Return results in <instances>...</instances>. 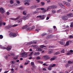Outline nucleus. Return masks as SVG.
Masks as SVG:
<instances>
[{
    "label": "nucleus",
    "instance_id": "obj_1",
    "mask_svg": "<svg viewBox=\"0 0 73 73\" xmlns=\"http://www.w3.org/2000/svg\"><path fill=\"white\" fill-rule=\"evenodd\" d=\"M73 17V15L72 14H68L67 15V16H64L62 17V19L65 21L68 20V18L72 17Z\"/></svg>",
    "mask_w": 73,
    "mask_h": 73
},
{
    "label": "nucleus",
    "instance_id": "obj_2",
    "mask_svg": "<svg viewBox=\"0 0 73 73\" xmlns=\"http://www.w3.org/2000/svg\"><path fill=\"white\" fill-rule=\"evenodd\" d=\"M11 48L12 46H8L7 48L5 47H1L0 48H1V49H7V50H9L11 49Z\"/></svg>",
    "mask_w": 73,
    "mask_h": 73
},
{
    "label": "nucleus",
    "instance_id": "obj_3",
    "mask_svg": "<svg viewBox=\"0 0 73 73\" xmlns=\"http://www.w3.org/2000/svg\"><path fill=\"white\" fill-rule=\"evenodd\" d=\"M9 36L10 37H15L17 36V35L15 33L13 32L10 33L9 35Z\"/></svg>",
    "mask_w": 73,
    "mask_h": 73
},
{
    "label": "nucleus",
    "instance_id": "obj_4",
    "mask_svg": "<svg viewBox=\"0 0 73 73\" xmlns=\"http://www.w3.org/2000/svg\"><path fill=\"white\" fill-rule=\"evenodd\" d=\"M21 56L22 57H24L26 58L28 55V53L26 52H23L21 54Z\"/></svg>",
    "mask_w": 73,
    "mask_h": 73
},
{
    "label": "nucleus",
    "instance_id": "obj_5",
    "mask_svg": "<svg viewBox=\"0 0 73 73\" xmlns=\"http://www.w3.org/2000/svg\"><path fill=\"white\" fill-rule=\"evenodd\" d=\"M18 25H14L13 26H12L11 25H9L7 26L6 27V28L7 29H9V28H12V27H16Z\"/></svg>",
    "mask_w": 73,
    "mask_h": 73
},
{
    "label": "nucleus",
    "instance_id": "obj_6",
    "mask_svg": "<svg viewBox=\"0 0 73 73\" xmlns=\"http://www.w3.org/2000/svg\"><path fill=\"white\" fill-rule=\"evenodd\" d=\"M44 15H39L38 16L36 17L37 18H40V19H42V20H44Z\"/></svg>",
    "mask_w": 73,
    "mask_h": 73
},
{
    "label": "nucleus",
    "instance_id": "obj_7",
    "mask_svg": "<svg viewBox=\"0 0 73 73\" xmlns=\"http://www.w3.org/2000/svg\"><path fill=\"white\" fill-rule=\"evenodd\" d=\"M59 5L62 8H63V9H65V8H66L65 6L64 5H63L62 3H59Z\"/></svg>",
    "mask_w": 73,
    "mask_h": 73
},
{
    "label": "nucleus",
    "instance_id": "obj_8",
    "mask_svg": "<svg viewBox=\"0 0 73 73\" xmlns=\"http://www.w3.org/2000/svg\"><path fill=\"white\" fill-rule=\"evenodd\" d=\"M0 12L1 13H4L5 12V11H4V9L2 7H1L0 8Z\"/></svg>",
    "mask_w": 73,
    "mask_h": 73
},
{
    "label": "nucleus",
    "instance_id": "obj_9",
    "mask_svg": "<svg viewBox=\"0 0 73 73\" xmlns=\"http://www.w3.org/2000/svg\"><path fill=\"white\" fill-rule=\"evenodd\" d=\"M21 17V16H18V17H17V18L15 19L14 18H11L12 20H18V19H19V18H20Z\"/></svg>",
    "mask_w": 73,
    "mask_h": 73
},
{
    "label": "nucleus",
    "instance_id": "obj_10",
    "mask_svg": "<svg viewBox=\"0 0 73 73\" xmlns=\"http://www.w3.org/2000/svg\"><path fill=\"white\" fill-rule=\"evenodd\" d=\"M50 7L51 9H55V8H57V6L55 5H53V6H50Z\"/></svg>",
    "mask_w": 73,
    "mask_h": 73
},
{
    "label": "nucleus",
    "instance_id": "obj_11",
    "mask_svg": "<svg viewBox=\"0 0 73 73\" xmlns=\"http://www.w3.org/2000/svg\"><path fill=\"white\" fill-rule=\"evenodd\" d=\"M44 58L46 60H49V59L50 58V57L48 56H44Z\"/></svg>",
    "mask_w": 73,
    "mask_h": 73
},
{
    "label": "nucleus",
    "instance_id": "obj_12",
    "mask_svg": "<svg viewBox=\"0 0 73 73\" xmlns=\"http://www.w3.org/2000/svg\"><path fill=\"white\" fill-rule=\"evenodd\" d=\"M34 56H38V55H40V52H34L33 53Z\"/></svg>",
    "mask_w": 73,
    "mask_h": 73
},
{
    "label": "nucleus",
    "instance_id": "obj_13",
    "mask_svg": "<svg viewBox=\"0 0 73 73\" xmlns=\"http://www.w3.org/2000/svg\"><path fill=\"white\" fill-rule=\"evenodd\" d=\"M53 52V49H50L49 50L48 53V54H51Z\"/></svg>",
    "mask_w": 73,
    "mask_h": 73
},
{
    "label": "nucleus",
    "instance_id": "obj_14",
    "mask_svg": "<svg viewBox=\"0 0 73 73\" xmlns=\"http://www.w3.org/2000/svg\"><path fill=\"white\" fill-rule=\"evenodd\" d=\"M69 42H70V41H67L66 42V44L64 45V46L65 47L66 46H68L69 45Z\"/></svg>",
    "mask_w": 73,
    "mask_h": 73
},
{
    "label": "nucleus",
    "instance_id": "obj_15",
    "mask_svg": "<svg viewBox=\"0 0 73 73\" xmlns=\"http://www.w3.org/2000/svg\"><path fill=\"white\" fill-rule=\"evenodd\" d=\"M50 38H52V35H49L46 37V39H47V40H49V39H50Z\"/></svg>",
    "mask_w": 73,
    "mask_h": 73
},
{
    "label": "nucleus",
    "instance_id": "obj_16",
    "mask_svg": "<svg viewBox=\"0 0 73 73\" xmlns=\"http://www.w3.org/2000/svg\"><path fill=\"white\" fill-rule=\"evenodd\" d=\"M29 17V15H27L26 17L24 16L23 17V19H25H25H26V17L28 18V17Z\"/></svg>",
    "mask_w": 73,
    "mask_h": 73
},
{
    "label": "nucleus",
    "instance_id": "obj_17",
    "mask_svg": "<svg viewBox=\"0 0 73 73\" xmlns=\"http://www.w3.org/2000/svg\"><path fill=\"white\" fill-rule=\"evenodd\" d=\"M36 6L35 5H33L32 6H31L30 7V8L31 9H35V8H36Z\"/></svg>",
    "mask_w": 73,
    "mask_h": 73
},
{
    "label": "nucleus",
    "instance_id": "obj_18",
    "mask_svg": "<svg viewBox=\"0 0 73 73\" xmlns=\"http://www.w3.org/2000/svg\"><path fill=\"white\" fill-rule=\"evenodd\" d=\"M27 27H28V25H26L25 26L23 27L22 29H26V28H27Z\"/></svg>",
    "mask_w": 73,
    "mask_h": 73
},
{
    "label": "nucleus",
    "instance_id": "obj_19",
    "mask_svg": "<svg viewBox=\"0 0 73 73\" xmlns=\"http://www.w3.org/2000/svg\"><path fill=\"white\" fill-rule=\"evenodd\" d=\"M31 66H33V67H35V64H34V62H32L31 63Z\"/></svg>",
    "mask_w": 73,
    "mask_h": 73
},
{
    "label": "nucleus",
    "instance_id": "obj_20",
    "mask_svg": "<svg viewBox=\"0 0 73 73\" xmlns=\"http://www.w3.org/2000/svg\"><path fill=\"white\" fill-rule=\"evenodd\" d=\"M66 5L67 7H69L70 6V3L68 2H67Z\"/></svg>",
    "mask_w": 73,
    "mask_h": 73
},
{
    "label": "nucleus",
    "instance_id": "obj_21",
    "mask_svg": "<svg viewBox=\"0 0 73 73\" xmlns=\"http://www.w3.org/2000/svg\"><path fill=\"white\" fill-rule=\"evenodd\" d=\"M40 47L42 48H44V47H46V46L44 45H41L40 46Z\"/></svg>",
    "mask_w": 73,
    "mask_h": 73
},
{
    "label": "nucleus",
    "instance_id": "obj_22",
    "mask_svg": "<svg viewBox=\"0 0 73 73\" xmlns=\"http://www.w3.org/2000/svg\"><path fill=\"white\" fill-rule=\"evenodd\" d=\"M70 27L71 28H72L73 27V23L71 22V24L70 25Z\"/></svg>",
    "mask_w": 73,
    "mask_h": 73
},
{
    "label": "nucleus",
    "instance_id": "obj_23",
    "mask_svg": "<svg viewBox=\"0 0 73 73\" xmlns=\"http://www.w3.org/2000/svg\"><path fill=\"white\" fill-rule=\"evenodd\" d=\"M60 53V52H57L54 53L55 55H57V54H59Z\"/></svg>",
    "mask_w": 73,
    "mask_h": 73
},
{
    "label": "nucleus",
    "instance_id": "obj_24",
    "mask_svg": "<svg viewBox=\"0 0 73 73\" xmlns=\"http://www.w3.org/2000/svg\"><path fill=\"white\" fill-rule=\"evenodd\" d=\"M19 57V56H17L16 57H15L13 58V59L14 60H17V59Z\"/></svg>",
    "mask_w": 73,
    "mask_h": 73
},
{
    "label": "nucleus",
    "instance_id": "obj_25",
    "mask_svg": "<svg viewBox=\"0 0 73 73\" xmlns=\"http://www.w3.org/2000/svg\"><path fill=\"white\" fill-rule=\"evenodd\" d=\"M46 11V10L44 9V10H43V13H45Z\"/></svg>",
    "mask_w": 73,
    "mask_h": 73
},
{
    "label": "nucleus",
    "instance_id": "obj_26",
    "mask_svg": "<svg viewBox=\"0 0 73 73\" xmlns=\"http://www.w3.org/2000/svg\"><path fill=\"white\" fill-rule=\"evenodd\" d=\"M33 52H31V53L29 55V56H32L33 55Z\"/></svg>",
    "mask_w": 73,
    "mask_h": 73
},
{
    "label": "nucleus",
    "instance_id": "obj_27",
    "mask_svg": "<svg viewBox=\"0 0 73 73\" xmlns=\"http://www.w3.org/2000/svg\"><path fill=\"white\" fill-rule=\"evenodd\" d=\"M10 3L11 4H13V0H11L10 1Z\"/></svg>",
    "mask_w": 73,
    "mask_h": 73
},
{
    "label": "nucleus",
    "instance_id": "obj_28",
    "mask_svg": "<svg viewBox=\"0 0 73 73\" xmlns=\"http://www.w3.org/2000/svg\"><path fill=\"white\" fill-rule=\"evenodd\" d=\"M66 54L67 55H71V54H72V53L70 52H69Z\"/></svg>",
    "mask_w": 73,
    "mask_h": 73
},
{
    "label": "nucleus",
    "instance_id": "obj_29",
    "mask_svg": "<svg viewBox=\"0 0 73 73\" xmlns=\"http://www.w3.org/2000/svg\"><path fill=\"white\" fill-rule=\"evenodd\" d=\"M41 5H45V3L42 2H41Z\"/></svg>",
    "mask_w": 73,
    "mask_h": 73
},
{
    "label": "nucleus",
    "instance_id": "obj_30",
    "mask_svg": "<svg viewBox=\"0 0 73 73\" xmlns=\"http://www.w3.org/2000/svg\"><path fill=\"white\" fill-rule=\"evenodd\" d=\"M66 68H68V67L69 66V64H67L66 65Z\"/></svg>",
    "mask_w": 73,
    "mask_h": 73
},
{
    "label": "nucleus",
    "instance_id": "obj_31",
    "mask_svg": "<svg viewBox=\"0 0 73 73\" xmlns=\"http://www.w3.org/2000/svg\"><path fill=\"white\" fill-rule=\"evenodd\" d=\"M68 64L69 65V64H72V62L70 61H68Z\"/></svg>",
    "mask_w": 73,
    "mask_h": 73
},
{
    "label": "nucleus",
    "instance_id": "obj_32",
    "mask_svg": "<svg viewBox=\"0 0 73 73\" xmlns=\"http://www.w3.org/2000/svg\"><path fill=\"white\" fill-rule=\"evenodd\" d=\"M3 25V23L2 21H0V27H1V26Z\"/></svg>",
    "mask_w": 73,
    "mask_h": 73
},
{
    "label": "nucleus",
    "instance_id": "obj_33",
    "mask_svg": "<svg viewBox=\"0 0 73 73\" xmlns=\"http://www.w3.org/2000/svg\"><path fill=\"white\" fill-rule=\"evenodd\" d=\"M25 5H26L27 4L28 5H29V3L27 2H25L24 3Z\"/></svg>",
    "mask_w": 73,
    "mask_h": 73
},
{
    "label": "nucleus",
    "instance_id": "obj_34",
    "mask_svg": "<svg viewBox=\"0 0 73 73\" xmlns=\"http://www.w3.org/2000/svg\"><path fill=\"white\" fill-rule=\"evenodd\" d=\"M55 60V58H51L50 59V61H53V60Z\"/></svg>",
    "mask_w": 73,
    "mask_h": 73
},
{
    "label": "nucleus",
    "instance_id": "obj_35",
    "mask_svg": "<svg viewBox=\"0 0 73 73\" xmlns=\"http://www.w3.org/2000/svg\"><path fill=\"white\" fill-rule=\"evenodd\" d=\"M3 38V36L2 35H0V38L2 39Z\"/></svg>",
    "mask_w": 73,
    "mask_h": 73
},
{
    "label": "nucleus",
    "instance_id": "obj_36",
    "mask_svg": "<svg viewBox=\"0 0 73 73\" xmlns=\"http://www.w3.org/2000/svg\"><path fill=\"white\" fill-rule=\"evenodd\" d=\"M11 64L12 65H13V64H15V62H14V61H11Z\"/></svg>",
    "mask_w": 73,
    "mask_h": 73
},
{
    "label": "nucleus",
    "instance_id": "obj_37",
    "mask_svg": "<svg viewBox=\"0 0 73 73\" xmlns=\"http://www.w3.org/2000/svg\"><path fill=\"white\" fill-rule=\"evenodd\" d=\"M16 1L17 4H20V1H19L16 0Z\"/></svg>",
    "mask_w": 73,
    "mask_h": 73
},
{
    "label": "nucleus",
    "instance_id": "obj_38",
    "mask_svg": "<svg viewBox=\"0 0 73 73\" xmlns=\"http://www.w3.org/2000/svg\"><path fill=\"white\" fill-rule=\"evenodd\" d=\"M46 35V34L45 33H44L43 34H42L41 35L42 36H45Z\"/></svg>",
    "mask_w": 73,
    "mask_h": 73
},
{
    "label": "nucleus",
    "instance_id": "obj_39",
    "mask_svg": "<svg viewBox=\"0 0 73 73\" xmlns=\"http://www.w3.org/2000/svg\"><path fill=\"white\" fill-rule=\"evenodd\" d=\"M52 13L53 14L55 13H56V11L55 10H52Z\"/></svg>",
    "mask_w": 73,
    "mask_h": 73
},
{
    "label": "nucleus",
    "instance_id": "obj_40",
    "mask_svg": "<svg viewBox=\"0 0 73 73\" xmlns=\"http://www.w3.org/2000/svg\"><path fill=\"white\" fill-rule=\"evenodd\" d=\"M62 10L61 9H60L57 11L58 12H61L62 11Z\"/></svg>",
    "mask_w": 73,
    "mask_h": 73
},
{
    "label": "nucleus",
    "instance_id": "obj_41",
    "mask_svg": "<svg viewBox=\"0 0 73 73\" xmlns=\"http://www.w3.org/2000/svg\"><path fill=\"white\" fill-rule=\"evenodd\" d=\"M6 59V60H7L8 59V56L7 55H6L4 57Z\"/></svg>",
    "mask_w": 73,
    "mask_h": 73
},
{
    "label": "nucleus",
    "instance_id": "obj_42",
    "mask_svg": "<svg viewBox=\"0 0 73 73\" xmlns=\"http://www.w3.org/2000/svg\"><path fill=\"white\" fill-rule=\"evenodd\" d=\"M35 28V26H32L31 28V29H34Z\"/></svg>",
    "mask_w": 73,
    "mask_h": 73
},
{
    "label": "nucleus",
    "instance_id": "obj_43",
    "mask_svg": "<svg viewBox=\"0 0 73 73\" xmlns=\"http://www.w3.org/2000/svg\"><path fill=\"white\" fill-rule=\"evenodd\" d=\"M23 14L24 15H26L27 14V13H26L25 12V11H23Z\"/></svg>",
    "mask_w": 73,
    "mask_h": 73
},
{
    "label": "nucleus",
    "instance_id": "obj_44",
    "mask_svg": "<svg viewBox=\"0 0 73 73\" xmlns=\"http://www.w3.org/2000/svg\"><path fill=\"white\" fill-rule=\"evenodd\" d=\"M59 42L60 44H61V45H64V43L63 42Z\"/></svg>",
    "mask_w": 73,
    "mask_h": 73
},
{
    "label": "nucleus",
    "instance_id": "obj_45",
    "mask_svg": "<svg viewBox=\"0 0 73 73\" xmlns=\"http://www.w3.org/2000/svg\"><path fill=\"white\" fill-rule=\"evenodd\" d=\"M43 65L44 66H48V64H46V63L43 64Z\"/></svg>",
    "mask_w": 73,
    "mask_h": 73
},
{
    "label": "nucleus",
    "instance_id": "obj_46",
    "mask_svg": "<svg viewBox=\"0 0 73 73\" xmlns=\"http://www.w3.org/2000/svg\"><path fill=\"white\" fill-rule=\"evenodd\" d=\"M63 3L64 4H66V2L65 1H63Z\"/></svg>",
    "mask_w": 73,
    "mask_h": 73
},
{
    "label": "nucleus",
    "instance_id": "obj_47",
    "mask_svg": "<svg viewBox=\"0 0 73 73\" xmlns=\"http://www.w3.org/2000/svg\"><path fill=\"white\" fill-rule=\"evenodd\" d=\"M40 49V48L38 47L36 49V50L37 51H39Z\"/></svg>",
    "mask_w": 73,
    "mask_h": 73
},
{
    "label": "nucleus",
    "instance_id": "obj_48",
    "mask_svg": "<svg viewBox=\"0 0 73 73\" xmlns=\"http://www.w3.org/2000/svg\"><path fill=\"white\" fill-rule=\"evenodd\" d=\"M48 69L49 70H52V68H50V67H48Z\"/></svg>",
    "mask_w": 73,
    "mask_h": 73
},
{
    "label": "nucleus",
    "instance_id": "obj_49",
    "mask_svg": "<svg viewBox=\"0 0 73 73\" xmlns=\"http://www.w3.org/2000/svg\"><path fill=\"white\" fill-rule=\"evenodd\" d=\"M61 53H65V52H64V49L62 50L61 51Z\"/></svg>",
    "mask_w": 73,
    "mask_h": 73
},
{
    "label": "nucleus",
    "instance_id": "obj_50",
    "mask_svg": "<svg viewBox=\"0 0 73 73\" xmlns=\"http://www.w3.org/2000/svg\"><path fill=\"white\" fill-rule=\"evenodd\" d=\"M72 36H73L72 35H70L69 37V38H72Z\"/></svg>",
    "mask_w": 73,
    "mask_h": 73
},
{
    "label": "nucleus",
    "instance_id": "obj_51",
    "mask_svg": "<svg viewBox=\"0 0 73 73\" xmlns=\"http://www.w3.org/2000/svg\"><path fill=\"white\" fill-rule=\"evenodd\" d=\"M18 9H21V10H22L23 9V8L22 7H19L18 8Z\"/></svg>",
    "mask_w": 73,
    "mask_h": 73
},
{
    "label": "nucleus",
    "instance_id": "obj_52",
    "mask_svg": "<svg viewBox=\"0 0 73 73\" xmlns=\"http://www.w3.org/2000/svg\"><path fill=\"white\" fill-rule=\"evenodd\" d=\"M36 60H39L40 59V57H37L36 58Z\"/></svg>",
    "mask_w": 73,
    "mask_h": 73
},
{
    "label": "nucleus",
    "instance_id": "obj_53",
    "mask_svg": "<svg viewBox=\"0 0 73 73\" xmlns=\"http://www.w3.org/2000/svg\"><path fill=\"white\" fill-rule=\"evenodd\" d=\"M34 47H35V48H38V46L36 45H34Z\"/></svg>",
    "mask_w": 73,
    "mask_h": 73
},
{
    "label": "nucleus",
    "instance_id": "obj_54",
    "mask_svg": "<svg viewBox=\"0 0 73 73\" xmlns=\"http://www.w3.org/2000/svg\"><path fill=\"white\" fill-rule=\"evenodd\" d=\"M36 31H37L38 32V31H40V29H36Z\"/></svg>",
    "mask_w": 73,
    "mask_h": 73
},
{
    "label": "nucleus",
    "instance_id": "obj_55",
    "mask_svg": "<svg viewBox=\"0 0 73 73\" xmlns=\"http://www.w3.org/2000/svg\"><path fill=\"white\" fill-rule=\"evenodd\" d=\"M23 20V19H20L19 20V22H22L23 21L22 20Z\"/></svg>",
    "mask_w": 73,
    "mask_h": 73
},
{
    "label": "nucleus",
    "instance_id": "obj_56",
    "mask_svg": "<svg viewBox=\"0 0 73 73\" xmlns=\"http://www.w3.org/2000/svg\"><path fill=\"white\" fill-rule=\"evenodd\" d=\"M56 64H53V65H52V67H54V66H56Z\"/></svg>",
    "mask_w": 73,
    "mask_h": 73
},
{
    "label": "nucleus",
    "instance_id": "obj_57",
    "mask_svg": "<svg viewBox=\"0 0 73 73\" xmlns=\"http://www.w3.org/2000/svg\"><path fill=\"white\" fill-rule=\"evenodd\" d=\"M50 0H48L47 1V3H50Z\"/></svg>",
    "mask_w": 73,
    "mask_h": 73
},
{
    "label": "nucleus",
    "instance_id": "obj_58",
    "mask_svg": "<svg viewBox=\"0 0 73 73\" xmlns=\"http://www.w3.org/2000/svg\"><path fill=\"white\" fill-rule=\"evenodd\" d=\"M49 8H50V7L49 6L47 8V11H48L49 9Z\"/></svg>",
    "mask_w": 73,
    "mask_h": 73
},
{
    "label": "nucleus",
    "instance_id": "obj_59",
    "mask_svg": "<svg viewBox=\"0 0 73 73\" xmlns=\"http://www.w3.org/2000/svg\"><path fill=\"white\" fill-rule=\"evenodd\" d=\"M27 30H31V28L28 27V28H27Z\"/></svg>",
    "mask_w": 73,
    "mask_h": 73
},
{
    "label": "nucleus",
    "instance_id": "obj_60",
    "mask_svg": "<svg viewBox=\"0 0 73 73\" xmlns=\"http://www.w3.org/2000/svg\"><path fill=\"white\" fill-rule=\"evenodd\" d=\"M11 56H15V55L13 53H11Z\"/></svg>",
    "mask_w": 73,
    "mask_h": 73
},
{
    "label": "nucleus",
    "instance_id": "obj_61",
    "mask_svg": "<svg viewBox=\"0 0 73 73\" xmlns=\"http://www.w3.org/2000/svg\"><path fill=\"white\" fill-rule=\"evenodd\" d=\"M28 64V62H25V65H26Z\"/></svg>",
    "mask_w": 73,
    "mask_h": 73
},
{
    "label": "nucleus",
    "instance_id": "obj_62",
    "mask_svg": "<svg viewBox=\"0 0 73 73\" xmlns=\"http://www.w3.org/2000/svg\"><path fill=\"white\" fill-rule=\"evenodd\" d=\"M70 53H72V52H73V51L72 50H70Z\"/></svg>",
    "mask_w": 73,
    "mask_h": 73
},
{
    "label": "nucleus",
    "instance_id": "obj_63",
    "mask_svg": "<svg viewBox=\"0 0 73 73\" xmlns=\"http://www.w3.org/2000/svg\"><path fill=\"white\" fill-rule=\"evenodd\" d=\"M7 15H9V12H7Z\"/></svg>",
    "mask_w": 73,
    "mask_h": 73
},
{
    "label": "nucleus",
    "instance_id": "obj_64",
    "mask_svg": "<svg viewBox=\"0 0 73 73\" xmlns=\"http://www.w3.org/2000/svg\"><path fill=\"white\" fill-rule=\"evenodd\" d=\"M52 65H51L49 66V67L51 68H52Z\"/></svg>",
    "mask_w": 73,
    "mask_h": 73
}]
</instances>
